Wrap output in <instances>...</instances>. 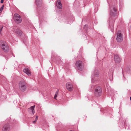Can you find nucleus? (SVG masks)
I'll use <instances>...</instances> for the list:
<instances>
[{
	"mask_svg": "<svg viewBox=\"0 0 131 131\" xmlns=\"http://www.w3.org/2000/svg\"><path fill=\"white\" fill-rule=\"evenodd\" d=\"M0 46L2 50L5 52H7L9 50V46L5 41H1V42Z\"/></svg>",
	"mask_w": 131,
	"mask_h": 131,
	"instance_id": "1",
	"label": "nucleus"
},
{
	"mask_svg": "<svg viewBox=\"0 0 131 131\" xmlns=\"http://www.w3.org/2000/svg\"><path fill=\"white\" fill-rule=\"evenodd\" d=\"M117 41L119 42H121L123 39V36L122 32L119 30L116 33Z\"/></svg>",
	"mask_w": 131,
	"mask_h": 131,
	"instance_id": "2",
	"label": "nucleus"
},
{
	"mask_svg": "<svg viewBox=\"0 0 131 131\" xmlns=\"http://www.w3.org/2000/svg\"><path fill=\"white\" fill-rule=\"evenodd\" d=\"M14 19L15 22L17 24L20 23L22 21L20 16L17 14H15L14 15Z\"/></svg>",
	"mask_w": 131,
	"mask_h": 131,
	"instance_id": "3",
	"label": "nucleus"
},
{
	"mask_svg": "<svg viewBox=\"0 0 131 131\" xmlns=\"http://www.w3.org/2000/svg\"><path fill=\"white\" fill-rule=\"evenodd\" d=\"M75 65L78 70L82 71L84 67L82 61L80 60L77 61Z\"/></svg>",
	"mask_w": 131,
	"mask_h": 131,
	"instance_id": "4",
	"label": "nucleus"
},
{
	"mask_svg": "<svg viewBox=\"0 0 131 131\" xmlns=\"http://www.w3.org/2000/svg\"><path fill=\"white\" fill-rule=\"evenodd\" d=\"M102 90L100 86H98L96 87L94 92V95L96 96H100L101 94Z\"/></svg>",
	"mask_w": 131,
	"mask_h": 131,
	"instance_id": "5",
	"label": "nucleus"
},
{
	"mask_svg": "<svg viewBox=\"0 0 131 131\" xmlns=\"http://www.w3.org/2000/svg\"><path fill=\"white\" fill-rule=\"evenodd\" d=\"M19 88L20 90L23 91L25 90V85L24 81H21L19 83Z\"/></svg>",
	"mask_w": 131,
	"mask_h": 131,
	"instance_id": "6",
	"label": "nucleus"
},
{
	"mask_svg": "<svg viewBox=\"0 0 131 131\" xmlns=\"http://www.w3.org/2000/svg\"><path fill=\"white\" fill-rule=\"evenodd\" d=\"M10 126L9 124L7 123L4 125L2 127V131H9Z\"/></svg>",
	"mask_w": 131,
	"mask_h": 131,
	"instance_id": "7",
	"label": "nucleus"
},
{
	"mask_svg": "<svg viewBox=\"0 0 131 131\" xmlns=\"http://www.w3.org/2000/svg\"><path fill=\"white\" fill-rule=\"evenodd\" d=\"M66 87L67 89L70 91H72L73 89L72 84L70 83H68L66 85Z\"/></svg>",
	"mask_w": 131,
	"mask_h": 131,
	"instance_id": "8",
	"label": "nucleus"
},
{
	"mask_svg": "<svg viewBox=\"0 0 131 131\" xmlns=\"http://www.w3.org/2000/svg\"><path fill=\"white\" fill-rule=\"evenodd\" d=\"M56 5L57 7L59 9L62 8V6L60 0H58L57 2Z\"/></svg>",
	"mask_w": 131,
	"mask_h": 131,
	"instance_id": "9",
	"label": "nucleus"
},
{
	"mask_svg": "<svg viewBox=\"0 0 131 131\" xmlns=\"http://www.w3.org/2000/svg\"><path fill=\"white\" fill-rule=\"evenodd\" d=\"M116 9L115 7L113 8V10L111 11V16H115L116 15Z\"/></svg>",
	"mask_w": 131,
	"mask_h": 131,
	"instance_id": "10",
	"label": "nucleus"
},
{
	"mask_svg": "<svg viewBox=\"0 0 131 131\" xmlns=\"http://www.w3.org/2000/svg\"><path fill=\"white\" fill-rule=\"evenodd\" d=\"M114 60L116 63H119L120 61V59L117 55H115L114 57Z\"/></svg>",
	"mask_w": 131,
	"mask_h": 131,
	"instance_id": "11",
	"label": "nucleus"
},
{
	"mask_svg": "<svg viewBox=\"0 0 131 131\" xmlns=\"http://www.w3.org/2000/svg\"><path fill=\"white\" fill-rule=\"evenodd\" d=\"M23 72L26 73L27 75H29L31 74V72L29 69L27 68H26L23 70Z\"/></svg>",
	"mask_w": 131,
	"mask_h": 131,
	"instance_id": "12",
	"label": "nucleus"
},
{
	"mask_svg": "<svg viewBox=\"0 0 131 131\" xmlns=\"http://www.w3.org/2000/svg\"><path fill=\"white\" fill-rule=\"evenodd\" d=\"M35 106H32L30 108H28V111L31 114L33 115L34 114V109Z\"/></svg>",
	"mask_w": 131,
	"mask_h": 131,
	"instance_id": "13",
	"label": "nucleus"
},
{
	"mask_svg": "<svg viewBox=\"0 0 131 131\" xmlns=\"http://www.w3.org/2000/svg\"><path fill=\"white\" fill-rule=\"evenodd\" d=\"M15 32L18 36H21L22 34V32L21 31L18 29L16 30Z\"/></svg>",
	"mask_w": 131,
	"mask_h": 131,
	"instance_id": "14",
	"label": "nucleus"
},
{
	"mask_svg": "<svg viewBox=\"0 0 131 131\" xmlns=\"http://www.w3.org/2000/svg\"><path fill=\"white\" fill-rule=\"evenodd\" d=\"M94 75L96 77H97L99 76V72L98 71L96 70L95 71Z\"/></svg>",
	"mask_w": 131,
	"mask_h": 131,
	"instance_id": "15",
	"label": "nucleus"
},
{
	"mask_svg": "<svg viewBox=\"0 0 131 131\" xmlns=\"http://www.w3.org/2000/svg\"><path fill=\"white\" fill-rule=\"evenodd\" d=\"M58 90L56 92V94L54 95V99L56 100H57L56 99V97H57V95H58Z\"/></svg>",
	"mask_w": 131,
	"mask_h": 131,
	"instance_id": "16",
	"label": "nucleus"
},
{
	"mask_svg": "<svg viewBox=\"0 0 131 131\" xmlns=\"http://www.w3.org/2000/svg\"><path fill=\"white\" fill-rule=\"evenodd\" d=\"M38 115H36V118L35 119V121H33L32 122L33 123H35L36 122H37V121L38 120Z\"/></svg>",
	"mask_w": 131,
	"mask_h": 131,
	"instance_id": "17",
	"label": "nucleus"
},
{
	"mask_svg": "<svg viewBox=\"0 0 131 131\" xmlns=\"http://www.w3.org/2000/svg\"><path fill=\"white\" fill-rule=\"evenodd\" d=\"M4 7V5H3L0 8V14L1 13Z\"/></svg>",
	"mask_w": 131,
	"mask_h": 131,
	"instance_id": "18",
	"label": "nucleus"
},
{
	"mask_svg": "<svg viewBox=\"0 0 131 131\" xmlns=\"http://www.w3.org/2000/svg\"><path fill=\"white\" fill-rule=\"evenodd\" d=\"M3 27L2 26H0V32H1Z\"/></svg>",
	"mask_w": 131,
	"mask_h": 131,
	"instance_id": "19",
	"label": "nucleus"
},
{
	"mask_svg": "<svg viewBox=\"0 0 131 131\" xmlns=\"http://www.w3.org/2000/svg\"><path fill=\"white\" fill-rule=\"evenodd\" d=\"M4 0H1V3H3L4 2Z\"/></svg>",
	"mask_w": 131,
	"mask_h": 131,
	"instance_id": "20",
	"label": "nucleus"
},
{
	"mask_svg": "<svg viewBox=\"0 0 131 131\" xmlns=\"http://www.w3.org/2000/svg\"><path fill=\"white\" fill-rule=\"evenodd\" d=\"M36 4L38 6H41V5H38V3H37V2H36Z\"/></svg>",
	"mask_w": 131,
	"mask_h": 131,
	"instance_id": "21",
	"label": "nucleus"
},
{
	"mask_svg": "<svg viewBox=\"0 0 131 131\" xmlns=\"http://www.w3.org/2000/svg\"><path fill=\"white\" fill-rule=\"evenodd\" d=\"M70 131H74V130H70Z\"/></svg>",
	"mask_w": 131,
	"mask_h": 131,
	"instance_id": "22",
	"label": "nucleus"
},
{
	"mask_svg": "<svg viewBox=\"0 0 131 131\" xmlns=\"http://www.w3.org/2000/svg\"><path fill=\"white\" fill-rule=\"evenodd\" d=\"M130 101H131V96L130 97Z\"/></svg>",
	"mask_w": 131,
	"mask_h": 131,
	"instance_id": "23",
	"label": "nucleus"
},
{
	"mask_svg": "<svg viewBox=\"0 0 131 131\" xmlns=\"http://www.w3.org/2000/svg\"><path fill=\"white\" fill-rule=\"evenodd\" d=\"M40 4H41V3L40 2Z\"/></svg>",
	"mask_w": 131,
	"mask_h": 131,
	"instance_id": "24",
	"label": "nucleus"
}]
</instances>
